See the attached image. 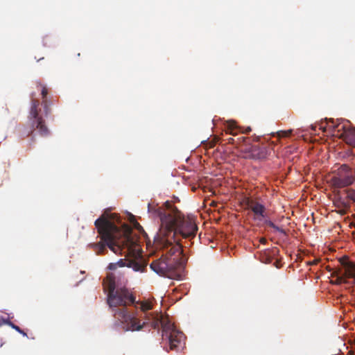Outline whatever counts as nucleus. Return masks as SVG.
Segmentation results:
<instances>
[{"label": "nucleus", "mask_w": 355, "mask_h": 355, "mask_svg": "<svg viewBox=\"0 0 355 355\" xmlns=\"http://www.w3.org/2000/svg\"><path fill=\"white\" fill-rule=\"evenodd\" d=\"M94 225L101 235V242L90 243L97 254H103L108 247L114 254L123 255L117 263L118 267L130 268L135 272H144L147 269V261L141 254L139 241L128 225L122 223L116 214H107L98 218Z\"/></svg>", "instance_id": "1"}, {"label": "nucleus", "mask_w": 355, "mask_h": 355, "mask_svg": "<svg viewBox=\"0 0 355 355\" xmlns=\"http://www.w3.org/2000/svg\"><path fill=\"white\" fill-rule=\"evenodd\" d=\"M160 220V227L154 236V243L159 249L168 250L171 256L182 254V245L175 236L191 239L196 236L198 227L191 218H184L176 209L166 211L160 207L155 210Z\"/></svg>", "instance_id": "2"}, {"label": "nucleus", "mask_w": 355, "mask_h": 355, "mask_svg": "<svg viewBox=\"0 0 355 355\" xmlns=\"http://www.w3.org/2000/svg\"><path fill=\"white\" fill-rule=\"evenodd\" d=\"M109 291L107 304L114 317L118 320L125 331H139L150 322V315H146L143 323L127 311V305L135 302V297L126 289L116 290V282L112 274L107 275Z\"/></svg>", "instance_id": "3"}, {"label": "nucleus", "mask_w": 355, "mask_h": 355, "mask_svg": "<svg viewBox=\"0 0 355 355\" xmlns=\"http://www.w3.org/2000/svg\"><path fill=\"white\" fill-rule=\"evenodd\" d=\"M162 338L167 339L170 349L180 352L184 347V336L168 320L162 322Z\"/></svg>", "instance_id": "4"}, {"label": "nucleus", "mask_w": 355, "mask_h": 355, "mask_svg": "<svg viewBox=\"0 0 355 355\" xmlns=\"http://www.w3.org/2000/svg\"><path fill=\"white\" fill-rule=\"evenodd\" d=\"M355 173L347 165H342L337 173L331 178L332 186L337 189L348 187L354 183Z\"/></svg>", "instance_id": "5"}, {"label": "nucleus", "mask_w": 355, "mask_h": 355, "mask_svg": "<svg viewBox=\"0 0 355 355\" xmlns=\"http://www.w3.org/2000/svg\"><path fill=\"white\" fill-rule=\"evenodd\" d=\"M150 268L158 275L167 277H170L175 270V266L166 257L153 261L150 264Z\"/></svg>", "instance_id": "6"}, {"label": "nucleus", "mask_w": 355, "mask_h": 355, "mask_svg": "<svg viewBox=\"0 0 355 355\" xmlns=\"http://www.w3.org/2000/svg\"><path fill=\"white\" fill-rule=\"evenodd\" d=\"M332 125L330 126L333 128H338V132L343 130L341 136L343 137L345 141L348 144L355 147V128H349L345 124L342 125L343 119H337L336 123L334 119H330Z\"/></svg>", "instance_id": "7"}, {"label": "nucleus", "mask_w": 355, "mask_h": 355, "mask_svg": "<svg viewBox=\"0 0 355 355\" xmlns=\"http://www.w3.org/2000/svg\"><path fill=\"white\" fill-rule=\"evenodd\" d=\"M40 103L37 100H33L30 111V115L33 119V125L38 129L42 136H46L49 134V130L44 124V121L41 117L38 116L37 107Z\"/></svg>", "instance_id": "8"}, {"label": "nucleus", "mask_w": 355, "mask_h": 355, "mask_svg": "<svg viewBox=\"0 0 355 355\" xmlns=\"http://www.w3.org/2000/svg\"><path fill=\"white\" fill-rule=\"evenodd\" d=\"M343 272L337 276L336 284L347 283V279H353L355 283V263L345 261L342 263Z\"/></svg>", "instance_id": "9"}, {"label": "nucleus", "mask_w": 355, "mask_h": 355, "mask_svg": "<svg viewBox=\"0 0 355 355\" xmlns=\"http://www.w3.org/2000/svg\"><path fill=\"white\" fill-rule=\"evenodd\" d=\"M245 205L254 214L257 220H261L266 218V207L259 201L248 198L245 201Z\"/></svg>", "instance_id": "10"}, {"label": "nucleus", "mask_w": 355, "mask_h": 355, "mask_svg": "<svg viewBox=\"0 0 355 355\" xmlns=\"http://www.w3.org/2000/svg\"><path fill=\"white\" fill-rule=\"evenodd\" d=\"M227 128L230 130L231 134H235L234 132L236 130H239L243 133H248L251 131L250 127H247L244 130H241V128L236 125V122L234 120H228L226 121Z\"/></svg>", "instance_id": "11"}, {"label": "nucleus", "mask_w": 355, "mask_h": 355, "mask_svg": "<svg viewBox=\"0 0 355 355\" xmlns=\"http://www.w3.org/2000/svg\"><path fill=\"white\" fill-rule=\"evenodd\" d=\"M3 324H7L12 327L13 329L22 334L24 336H27L26 333L21 330L18 326L12 323L9 319H3Z\"/></svg>", "instance_id": "12"}, {"label": "nucleus", "mask_w": 355, "mask_h": 355, "mask_svg": "<svg viewBox=\"0 0 355 355\" xmlns=\"http://www.w3.org/2000/svg\"><path fill=\"white\" fill-rule=\"evenodd\" d=\"M264 223L272 229H274L276 232H280L281 234H286V232L281 227L277 226L274 223L268 219H264Z\"/></svg>", "instance_id": "13"}, {"label": "nucleus", "mask_w": 355, "mask_h": 355, "mask_svg": "<svg viewBox=\"0 0 355 355\" xmlns=\"http://www.w3.org/2000/svg\"><path fill=\"white\" fill-rule=\"evenodd\" d=\"M140 309L142 311L146 312L152 309V304L149 302H142L140 304Z\"/></svg>", "instance_id": "14"}, {"label": "nucleus", "mask_w": 355, "mask_h": 355, "mask_svg": "<svg viewBox=\"0 0 355 355\" xmlns=\"http://www.w3.org/2000/svg\"><path fill=\"white\" fill-rule=\"evenodd\" d=\"M136 226H137L138 231L141 234H142L144 236H147V234L145 232V231L144 230L143 227L139 223H136Z\"/></svg>", "instance_id": "15"}, {"label": "nucleus", "mask_w": 355, "mask_h": 355, "mask_svg": "<svg viewBox=\"0 0 355 355\" xmlns=\"http://www.w3.org/2000/svg\"><path fill=\"white\" fill-rule=\"evenodd\" d=\"M118 268L117 266V263H110L108 266H107V269L110 270H116V268Z\"/></svg>", "instance_id": "16"}, {"label": "nucleus", "mask_w": 355, "mask_h": 355, "mask_svg": "<svg viewBox=\"0 0 355 355\" xmlns=\"http://www.w3.org/2000/svg\"><path fill=\"white\" fill-rule=\"evenodd\" d=\"M44 110L45 115L47 116L49 114V112H48V105H47L46 101L44 102Z\"/></svg>", "instance_id": "17"}, {"label": "nucleus", "mask_w": 355, "mask_h": 355, "mask_svg": "<svg viewBox=\"0 0 355 355\" xmlns=\"http://www.w3.org/2000/svg\"><path fill=\"white\" fill-rule=\"evenodd\" d=\"M46 94H47V89H46V87H44L42 89V95L43 98H45L46 96Z\"/></svg>", "instance_id": "18"}, {"label": "nucleus", "mask_w": 355, "mask_h": 355, "mask_svg": "<svg viewBox=\"0 0 355 355\" xmlns=\"http://www.w3.org/2000/svg\"><path fill=\"white\" fill-rule=\"evenodd\" d=\"M259 241L261 243L265 244L266 243V239L264 238H261Z\"/></svg>", "instance_id": "19"}, {"label": "nucleus", "mask_w": 355, "mask_h": 355, "mask_svg": "<svg viewBox=\"0 0 355 355\" xmlns=\"http://www.w3.org/2000/svg\"><path fill=\"white\" fill-rule=\"evenodd\" d=\"M292 130H289L288 131V132L286 134V136H288V135H290L291 133Z\"/></svg>", "instance_id": "20"}, {"label": "nucleus", "mask_w": 355, "mask_h": 355, "mask_svg": "<svg viewBox=\"0 0 355 355\" xmlns=\"http://www.w3.org/2000/svg\"><path fill=\"white\" fill-rule=\"evenodd\" d=\"M350 198H352V199H354V200H355V193H354V195H353V196H350Z\"/></svg>", "instance_id": "21"}, {"label": "nucleus", "mask_w": 355, "mask_h": 355, "mask_svg": "<svg viewBox=\"0 0 355 355\" xmlns=\"http://www.w3.org/2000/svg\"><path fill=\"white\" fill-rule=\"evenodd\" d=\"M153 325L154 327H155V325H156L155 322H153Z\"/></svg>", "instance_id": "22"}, {"label": "nucleus", "mask_w": 355, "mask_h": 355, "mask_svg": "<svg viewBox=\"0 0 355 355\" xmlns=\"http://www.w3.org/2000/svg\"><path fill=\"white\" fill-rule=\"evenodd\" d=\"M148 211H150V204L148 205Z\"/></svg>", "instance_id": "23"}, {"label": "nucleus", "mask_w": 355, "mask_h": 355, "mask_svg": "<svg viewBox=\"0 0 355 355\" xmlns=\"http://www.w3.org/2000/svg\"><path fill=\"white\" fill-rule=\"evenodd\" d=\"M3 324V320L0 321V326Z\"/></svg>", "instance_id": "24"}]
</instances>
